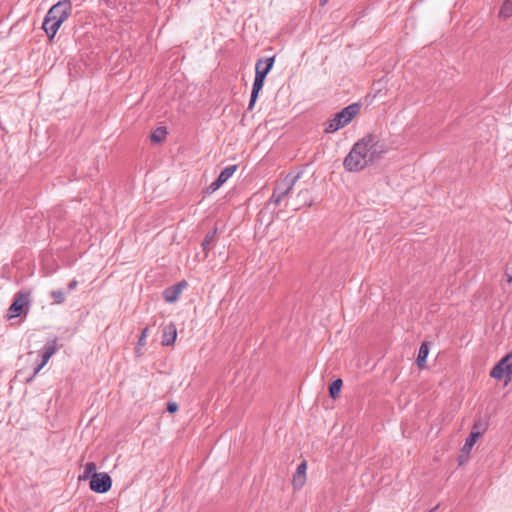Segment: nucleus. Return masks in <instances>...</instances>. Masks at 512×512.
Masks as SVG:
<instances>
[{
	"instance_id": "f257e3e1",
	"label": "nucleus",
	"mask_w": 512,
	"mask_h": 512,
	"mask_svg": "<svg viewBox=\"0 0 512 512\" xmlns=\"http://www.w3.org/2000/svg\"><path fill=\"white\" fill-rule=\"evenodd\" d=\"M389 145L374 134H367L352 146L344 158L343 166L348 172H359L379 161L388 151Z\"/></svg>"
},
{
	"instance_id": "f03ea898",
	"label": "nucleus",
	"mask_w": 512,
	"mask_h": 512,
	"mask_svg": "<svg viewBox=\"0 0 512 512\" xmlns=\"http://www.w3.org/2000/svg\"><path fill=\"white\" fill-rule=\"evenodd\" d=\"M72 11L70 0H62L54 4L46 14L42 28L50 39H53L64 21Z\"/></svg>"
},
{
	"instance_id": "7ed1b4c3",
	"label": "nucleus",
	"mask_w": 512,
	"mask_h": 512,
	"mask_svg": "<svg viewBox=\"0 0 512 512\" xmlns=\"http://www.w3.org/2000/svg\"><path fill=\"white\" fill-rule=\"evenodd\" d=\"M361 106L353 103L336 113L334 117L327 123L325 133H334L339 129L347 126L360 112Z\"/></svg>"
},
{
	"instance_id": "20e7f679",
	"label": "nucleus",
	"mask_w": 512,
	"mask_h": 512,
	"mask_svg": "<svg viewBox=\"0 0 512 512\" xmlns=\"http://www.w3.org/2000/svg\"><path fill=\"white\" fill-rule=\"evenodd\" d=\"M298 177V175L295 176L288 174L281 181H279L276 188L274 189L271 201H273L276 205H279L282 199L291 191Z\"/></svg>"
},
{
	"instance_id": "39448f33",
	"label": "nucleus",
	"mask_w": 512,
	"mask_h": 512,
	"mask_svg": "<svg viewBox=\"0 0 512 512\" xmlns=\"http://www.w3.org/2000/svg\"><path fill=\"white\" fill-rule=\"evenodd\" d=\"M512 374V353L503 357L492 369L490 376L497 380L503 379L505 376Z\"/></svg>"
},
{
	"instance_id": "423d86ee",
	"label": "nucleus",
	"mask_w": 512,
	"mask_h": 512,
	"mask_svg": "<svg viewBox=\"0 0 512 512\" xmlns=\"http://www.w3.org/2000/svg\"><path fill=\"white\" fill-rule=\"evenodd\" d=\"M112 486V480L107 473H98L92 475L90 480V489L96 493H105Z\"/></svg>"
},
{
	"instance_id": "0eeeda50",
	"label": "nucleus",
	"mask_w": 512,
	"mask_h": 512,
	"mask_svg": "<svg viewBox=\"0 0 512 512\" xmlns=\"http://www.w3.org/2000/svg\"><path fill=\"white\" fill-rule=\"evenodd\" d=\"M30 303V294L27 292L18 293L15 300L9 308L10 318L18 317L25 309H28Z\"/></svg>"
},
{
	"instance_id": "6e6552de",
	"label": "nucleus",
	"mask_w": 512,
	"mask_h": 512,
	"mask_svg": "<svg viewBox=\"0 0 512 512\" xmlns=\"http://www.w3.org/2000/svg\"><path fill=\"white\" fill-rule=\"evenodd\" d=\"M480 436V431H471L461 449V455L459 456L460 464H463L465 461H467L470 451L472 450L473 446L475 445L476 441L479 439Z\"/></svg>"
},
{
	"instance_id": "1a4fd4ad",
	"label": "nucleus",
	"mask_w": 512,
	"mask_h": 512,
	"mask_svg": "<svg viewBox=\"0 0 512 512\" xmlns=\"http://www.w3.org/2000/svg\"><path fill=\"white\" fill-rule=\"evenodd\" d=\"M186 286L187 282L181 281L171 287L166 288L163 292V297L165 301L168 303L176 302Z\"/></svg>"
},
{
	"instance_id": "9d476101",
	"label": "nucleus",
	"mask_w": 512,
	"mask_h": 512,
	"mask_svg": "<svg viewBox=\"0 0 512 512\" xmlns=\"http://www.w3.org/2000/svg\"><path fill=\"white\" fill-rule=\"evenodd\" d=\"M306 461L301 462L292 477V486L294 490H300L306 483Z\"/></svg>"
},
{
	"instance_id": "9b49d317",
	"label": "nucleus",
	"mask_w": 512,
	"mask_h": 512,
	"mask_svg": "<svg viewBox=\"0 0 512 512\" xmlns=\"http://www.w3.org/2000/svg\"><path fill=\"white\" fill-rule=\"evenodd\" d=\"M177 338V328L173 322L168 323L162 329V340L163 346H171L174 344Z\"/></svg>"
},
{
	"instance_id": "f8f14e48",
	"label": "nucleus",
	"mask_w": 512,
	"mask_h": 512,
	"mask_svg": "<svg viewBox=\"0 0 512 512\" xmlns=\"http://www.w3.org/2000/svg\"><path fill=\"white\" fill-rule=\"evenodd\" d=\"M274 65V57H268L265 59H259L255 66V75L259 76L263 74V78H266Z\"/></svg>"
},
{
	"instance_id": "ddd939ff",
	"label": "nucleus",
	"mask_w": 512,
	"mask_h": 512,
	"mask_svg": "<svg viewBox=\"0 0 512 512\" xmlns=\"http://www.w3.org/2000/svg\"><path fill=\"white\" fill-rule=\"evenodd\" d=\"M264 81H265V78H263V74L259 75V76L255 75V79H254V83H253V87H252V92H251V97H250V102H249V105H248V109L249 110L253 109V107L255 105V102L257 100V97L259 95V92L263 88Z\"/></svg>"
},
{
	"instance_id": "4468645a",
	"label": "nucleus",
	"mask_w": 512,
	"mask_h": 512,
	"mask_svg": "<svg viewBox=\"0 0 512 512\" xmlns=\"http://www.w3.org/2000/svg\"><path fill=\"white\" fill-rule=\"evenodd\" d=\"M428 354H429L428 345L426 343H422L419 348V353H418V357H417V361H416L417 365L420 368H423L425 366Z\"/></svg>"
},
{
	"instance_id": "2eb2a0df",
	"label": "nucleus",
	"mask_w": 512,
	"mask_h": 512,
	"mask_svg": "<svg viewBox=\"0 0 512 512\" xmlns=\"http://www.w3.org/2000/svg\"><path fill=\"white\" fill-rule=\"evenodd\" d=\"M236 170H237L236 165L227 166L226 168H224L221 171V173L217 179L219 180V182L224 184L230 177H232V175L235 173Z\"/></svg>"
},
{
	"instance_id": "dca6fc26",
	"label": "nucleus",
	"mask_w": 512,
	"mask_h": 512,
	"mask_svg": "<svg viewBox=\"0 0 512 512\" xmlns=\"http://www.w3.org/2000/svg\"><path fill=\"white\" fill-rule=\"evenodd\" d=\"M298 198L300 199V202L296 209H299L302 206H310L312 204L311 193L309 190L300 191Z\"/></svg>"
},
{
	"instance_id": "f3484780",
	"label": "nucleus",
	"mask_w": 512,
	"mask_h": 512,
	"mask_svg": "<svg viewBox=\"0 0 512 512\" xmlns=\"http://www.w3.org/2000/svg\"><path fill=\"white\" fill-rule=\"evenodd\" d=\"M512 16V0H505L501 6L499 17L503 19L510 18Z\"/></svg>"
},
{
	"instance_id": "a211bd4d",
	"label": "nucleus",
	"mask_w": 512,
	"mask_h": 512,
	"mask_svg": "<svg viewBox=\"0 0 512 512\" xmlns=\"http://www.w3.org/2000/svg\"><path fill=\"white\" fill-rule=\"evenodd\" d=\"M342 385L343 383L341 379H336L331 383L329 387V394L331 398L336 399L339 396Z\"/></svg>"
},
{
	"instance_id": "6ab92c4d",
	"label": "nucleus",
	"mask_w": 512,
	"mask_h": 512,
	"mask_svg": "<svg viewBox=\"0 0 512 512\" xmlns=\"http://www.w3.org/2000/svg\"><path fill=\"white\" fill-rule=\"evenodd\" d=\"M167 135V131L165 127L156 128L151 134V140L155 143L162 142Z\"/></svg>"
},
{
	"instance_id": "aec40b11",
	"label": "nucleus",
	"mask_w": 512,
	"mask_h": 512,
	"mask_svg": "<svg viewBox=\"0 0 512 512\" xmlns=\"http://www.w3.org/2000/svg\"><path fill=\"white\" fill-rule=\"evenodd\" d=\"M56 352V348L54 344H47L45 345L42 353H41V360L43 363L47 364L49 359L52 357V355Z\"/></svg>"
},
{
	"instance_id": "412c9836",
	"label": "nucleus",
	"mask_w": 512,
	"mask_h": 512,
	"mask_svg": "<svg viewBox=\"0 0 512 512\" xmlns=\"http://www.w3.org/2000/svg\"><path fill=\"white\" fill-rule=\"evenodd\" d=\"M98 474L96 472V464L94 462H88L84 466L83 475L81 476V479H88L92 478V475Z\"/></svg>"
},
{
	"instance_id": "4be33fe9",
	"label": "nucleus",
	"mask_w": 512,
	"mask_h": 512,
	"mask_svg": "<svg viewBox=\"0 0 512 512\" xmlns=\"http://www.w3.org/2000/svg\"><path fill=\"white\" fill-rule=\"evenodd\" d=\"M50 296L54 300L55 304H62L66 299V295L62 290H53L51 291Z\"/></svg>"
},
{
	"instance_id": "5701e85b",
	"label": "nucleus",
	"mask_w": 512,
	"mask_h": 512,
	"mask_svg": "<svg viewBox=\"0 0 512 512\" xmlns=\"http://www.w3.org/2000/svg\"><path fill=\"white\" fill-rule=\"evenodd\" d=\"M148 331H149L148 327H146V328H144V329L142 330L141 335H140L139 340H138V345H139V346H143V345H145V343H146V337H147V335H148Z\"/></svg>"
},
{
	"instance_id": "b1692460",
	"label": "nucleus",
	"mask_w": 512,
	"mask_h": 512,
	"mask_svg": "<svg viewBox=\"0 0 512 512\" xmlns=\"http://www.w3.org/2000/svg\"><path fill=\"white\" fill-rule=\"evenodd\" d=\"M223 184L221 182H219L218 179H216L214 182H212L209 187H208V191L210 193H213L215 191H217Z\"/></svg>"
},
{
	"instance_id": "393cba45",
	"label": "nucleus",
	"mask_w": 512,
	"mask_h": 512,
	"mask_svg": "<svg viewBox=\"0 0 512 512\" xmlns=\"http://www.w3.org/2000/svg\"><path fill=\"white\" fill-rule=\"evenodd\" d=\"M46 364L43 363L42 361L35 367L34 371H33V375L27 380L28 382L32 381V379L41 371V369L45 366Z\"/></svg>"
},
{
	"instance_id": "a878e982",
	"label": "nucleus",
	"mask_w": 512,
	"mask_h": 512,
	"mask_svg": "<svg viewBox=\"0 0 512 512\" xmlns=\"http://www.w3.org/2000/svg\"><path fill=\"white\" fill-rule=\"evenodd\" d=\"M178 410V404L176 402H169L167 404V411L170 413H175Z\"/></svg>"
},
{
	"instance_id": "bb28decb",
	"label": "nucleus",
	"mask_w": 512,
	"mask_h": 512,
	"mask_svg": "<svg viewBox=\"0 0 512 512\" xmlns=\"http://www.w3.org/2000/svg\"><path fill=\"white\" fill-rule=\"evenodd\" d=\"M78 286V282L77 280H72L69 282V284L67 285V288L69 291H72L74 290L76 287Z\"/></svg>"
},
{
	"instance_id": "cd10ccee",
	"label": "nucleus",
	"mask_w": 512,
	"mask_h": 512,
	"mask_svg": "<svg viewBox=\"0 0 512 512\" xmlns=\"http://www.w3.org/2000/svg\"><path fill=\"white\" fill-rule=\"evenodd\" d=\"M209 241H210V238L207 236L206 239L203 241L202 243V246H203V249L206 250L207 249V246L209 244Z\"/></svg>"
},
{
	"instance_id": "c85d7f7f",
	"label": "nucleus",
	"mask_w": 512,
	"mask_h": 512,
	"mask_svg": "<svg viewBox=\"0 0 512 512\" xmlns=\"http://www.w3.org/2000/svg\"><path fill=\"white\" fill-rule=\"evenodd\" d=\"M319 2L321 6H324L328 2V0H319Z\"/></svg>"
}]
</instances>
